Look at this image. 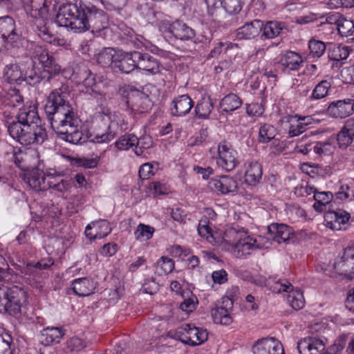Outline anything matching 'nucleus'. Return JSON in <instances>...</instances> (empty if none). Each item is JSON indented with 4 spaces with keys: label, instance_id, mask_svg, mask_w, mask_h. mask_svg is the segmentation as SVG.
<instances>
[{
    "label": "nucleus",
    "instance_id": "nucleus-57",
    "mask_svg": "<svg viewBox=\"0 0 354 354\" xmlns=\"http://www.w3.org/2000/svg\"><path fill=\"white\" fill-rule=\"evenodd\" d=\"M339 81L341 80L346 84L354 85V66L346 67L342 70Z\"/></svg>",
    "mask_w": 354,
    "mask_h": 354
},
{
    "label": "nucleus",
    "instance_id": "nucleus-48",
    "mask_svg": "<svg viewBox=\"0 0 354 354\" xmlns=\"http://www.w3.org/2000/svg\"><path fill=\"white\" fill-rule=\"evenodd\" d=\"M153 227L145 224H139L137 226L134 234L138 241H145L153 236Z\"/></svg>",
    "mask_w": 354,
    "mask_h": 354
},
{
    "label": "nucleus",
    "instance_id": "nucleus-56",
    "mask_svg": "<svg viewBox=\"0 0 354 354\" xmlns=\"http://www.w3.org/2000/svg\"><path fill=\"white\" fill-rule=\"evenodd\" d=\"M334 146L329 142H317L313 146V151L319 155H328L333 151Z\"/></svg>",
    "mask_w": 354,
    "mask_h": 354
},
{
    "label": "nucleus",
    "instance_id": "nucleus-23",
    "mask_svg": "<svg viewBox=\"0 0 354 354\" xmlns=\"http://www.w3.org/2000/svg\"><path fill=\"white\" fill-rule=\"evenodd\" d=\"M46 178V172L37 168L26 171L24 176L27 185L36 192L45 191Z\"/></svg>",
    "mask_w": 354,
    "mask_h": 354
},
{
    "label": "nucleus",
    "instance_id": "nucleus-2",
    "mask_svg": "<svg viewBox=\"0 0 354 354\" xmlns=\"http://www.w3.org/2000/svg\"><path fill=\"white\" fill-rule=\"evenodd\" d=\"M62 90H53L48 96L45 113L52 128L64 136L67 142L80 144L85 142L84 133L80 131V120L75 115L71 106L66 102Z\"/></svg>",
    "mask_w": 354,
    "mask_h": 354
},
{
    "label": "nucleus",
    "instance_id": "nucleus-43",
    "mask_svg": "<svg viewBox=\"0 0 354 354\" xmlns=\"http://www.w3.org/2000/svg\"><path fill=\"white\" fill-rule=\"evenodd\" d=\"M116 54L111 49L105 50L97 55V62L102 67H111L114 69Z\"/></svg>",
    "mask_w": 354,
    "mask_h": 354
},
{
    "label": "nucleus",
    "instance_id": "nucleus-58",
    "mask_svg": "<svg viewBox=\"0 0 354 354\" xmlns=\"http://www.w3.org/2000/svg\"><path fill=\"white\" fill-rule=\"evenodd\" d=\"M353 137L342 129L337 136V142L340 148H346L351 144Z\"/></svg>",
    "mask_w": 354,
    "mask_h": 354
},
{
    "label": "nucleus",
    "instance_id": "nucleus-34",
    "mask_svg": "<svg viewBox=\"0 0 354 354\" xmlns=\"http://www.w3.org/2000/svg\"><path fill=\"white\" fill-rule=\"evenodd\" d=\"M211 315L215 324L229 325L232 319L229 310L223 306H216L211 310Z\"/></svg>",
    "mask_w": 354,
    "mask_h": 354
},
{
    "label": "nucleus",
    "instance_id": "nucleus-24",
    "mask_svg": "<svg viewBox=\"0 0 354 354\" xmlns=\"http://www.w3.org/2000/svg\"><path fill=\"white\" fill-rule=\"evenodd\" d=\"M137 51L131 53H118L114 62V69H118L124 73H129L137 68V62L134 59V55Z\"/></svg>",
    "mask_w": 354,
    "mask_h": 354
},
{
    "label": "nucleus",
    "instance_id": "nucleus-31",
    "mask_svg": "<svg viewBox=\"0 0 354 354\" xmlns=\"http://www.w3.org/2000/svg\"><path fill=\"white\" fill-rule=\"evenodd\" d=\"M64 335L61 328L57 327H47L43 329L40 335V341L45 345L59 343Z\"/></svg>",
    "mask_w": 354,
    "mask_h": 354
},
{
    "label": "nucleus",
    "instance_id": "nucleus-49",
    "mask_svg": "<svg viewBox=\"0 0 354 354\" xmlns=\"http://www.w3.org/2000/svg\"><path fill=\"white\" fill-rule=\"evenodd\" d=\"M137 142H138V138L133 134H129L120 138L115 142V146L120 150H127L136 146Z\"/></svg>",
    "mask_w": 354,
    "mask_h": 354
},
{
    "label": "nucleus",
    "instance_id": "nucleus-50",
    "mask_svg": "<svg viewBox=\"0 0 354 354\" xmlns=\"http://www.w3.org/2000/svg\"><path fill=\"white\" fill-rule=\"evenodd\" d=\"M337 30L342 37L351 35L354 30V24L351 20L340 18L337 24Z\"/></svg>",
    "mask_w": 354,
    "mask_h": 354
},
{
    "label": "nucleus",
    "instance_id": "nucleus-21",
    "mask_svg": "<svg viewBox=\"0 0 354 354\" xmlns=\"http://www.w3.org/2000/svg\"><path fill=\"white\" fill-rule=\"evenodd\" d=\"M354 101L351 99L333 102L328 107V115L335 118H344L352 114Z\"/></svg>",
    "mask_w": 354,
    "mask_h": 354
},
{
    "label": "nucleus",
    "instance_id": "nucleus-3",
    "mask_svg": "<svg viewBox=\"0 0 354 354\" xmlns=\"http://www.w3.org/2000/svg\"><path fill=\"white\" fill-rule=\"evenodd\" d=\"M89 6L85 4H68L59 8L56 16V22L75 32H82L91 28L88 21Z\"/></svg>",
    "mask_w": 354,
    "mask_h": 354
},
{
    "label": "nucleus",
    "instance_id": "nucleus-14",
    "mask_svg": "<svg viewBox=\"0 0 354 354\" xmlns=\"http://www.w3.org/2000/svg\"><path fill=\"white\" fill-rule=\"evenodd\" d=\"M253 354H284L281 343L275 338L259 339L252 346Z\"/></svg>",
    "mask_w": 354,
    "mask_h": 354
},
{
    "label": "nucleus",
    "instance_id": "nucleus-44",
    "mask_svg": "<svg viewBox=\"0 0 354 354\" xmlns=\"http://www.w3.org/2000/svg\"><path fill=\"white\" fill-rule=\"evenodd\" d=\"M324 42L315 39H311L308 41L309 56L313 58L321 57L326 51Z\"/></svg>",
    "mask_w": 354,
    "mask_h": 354
},
{
    "label": "nucleus",
    "instance_id": "nucleus-42",
    "mask_svg": "<svg viewBox=\"0 0 354 354\" xmlns=\"http://www.w3.org/2000/svg\"><path fill=\"white\" fill-rule=\"evenodd\" d=\"M213 102L209 97H203L196 106V113L199 118H207L212 111Z\"/></svg>",
    "mask_w": 354,
    "mask_h": 354
},
{
    "label": "nucleus",
    "instance_id": "nucleus-55",
    "mask_svg": "<svg viewBox=\"0 0 354 354\" xmlns=\"http://www.w3.org/2000/svg\"><path fill=\"white\" fill-rule=\"evenodd\" d=\"M270 289L277 293H281L282 292H288V291L292 287V285L286 279H280L274 281L272 284H269Z\"/></svg>",
    "mask_w": 354,
    "mask_h": 354
},
{
    "label": "nucleus",
    "instance_id": "nucleus-15",
    "mask_svg": "<svg viewBox=\"0 0 354 354\" xmlns=\"http://www.w3.org/2000/svg\"><path fill=\"white\" fill-rule=\"evenodd\" d=\"M212 189L221 194L235 193L238 189V183L236 179L227 175L216 176L209 182Z\"/></svg>",
    "mask_w": 354,
    "mask_h": 354
},
{
    "label": "nucleus",
    "instance_id": "nucleus-52",
    "mask_svg": "<svg viewBox=\"0 0 354 354\" xmlns=\"http://www.w3.org/2000/svg\"><path fill=\"white\" fill-rule=\"evenodd\" d=\"M4 102L11 106H16L23 101L19 90H8L4 95Z\"/></svg>",
    "mask_w": 354,
    "mask_h": 354
},
{
    "label": "nucleus",
    "instance_id": "nucleus-53",
    "mask_svg": "<svg viewBox=\"0 0 354 354\" xmlns=\"http://www.w3.org/2000/svg\"><path fill=\"white\" fill-rule=\"evenodd\" d=\"M207 129H201L198 133L189 138L188 145L191 147L200 145L207 140Z\"/></svg>",
    "mask_w": 354,
    "mask_h": 354
},
{
    "label": "nucleus",
    "instance_id": "nucleus-4",
    "mask_svg": "<svg viewBox=\"0 0 354 354\" xmlns=\"http://www.w3.org/2000/svg\"><path fill=\"white\" fill-rule=\"evenodd\" d=\"M89 6L85 4H68L59 8L56 16V22L75 32H82L91 28L88 21Z\"/></svg>",
    "mask_w": 354,
    "mask_h": 354
},
{
    "label": "nucleus",
    "instance_id": "nucleus-25",
    "mask_svg": "<svg viewBox=\"0 0 354 354\" xmlns=\"http://www.w3.org/2000/svg\"><path fill=\"white\" fill-rule=\"evenodd\" d=\"M88 13V21L93 31H100L106 28L108 24V17L102 10L97 9L94 6H89L87 11Z\"/></svg>",
    "mask_w": 354,
    "mask_h": 354
},
{
    "label": "nucleus",
    "instance_id": "nucleus-41",
    "mask_svg": "<svg viewBox=\"0 0 354 354\" xmlns=\"http://www.w3.org/2000/svg\"><path fill=\"white\" fill-rule=\"evenodd\" d=\"M174 269V261L168 257H162L156 265V273L158 275H166L171 272Z\"/></svg>",
    "mask_w": 354,
    "mask_h": 354
},
{
    "label": "nucleus",
    "instance_id": "nucleus-32",
    "mask_svg": "<svg viewBox=\"0 0 354 354\" xmlns=\"http://www.w3.org/2000/svg\"><path fill=\"white\" fill-rule=\"evenodd\" d=\"M285 24L283 22L277 21H270L266 24L263 22V27L261 30L262 36L266 39H273L279 36L285 28Z\"/></svg>",
    "mask_w": 354,
    "mask_h": 354
},
{
    "label": "nucleus",
    "instance_id": "nucleus-63",
    "mask_svg": "<svg viewBox=\"0 0 354 354\" xmlns=\"http://www.w3.org/2000/svg\"><path fill=\"white\" fill-rule=\"evenodd\" d=\"M212 278L214 283L219 285L223 284L227 281V274L225 270L214 271L212 274Z\"/></svg>",
    "mask_w": 354,
    "mask_h": 354
},
{
    "label": "nucleus",
    "instance_id": "nucleus-61",
    "mask_svg": "<svg viewBox=\"0 0 354 354\" xmlns=\"http://www.w3.org/2000/svg\"><path fill=\"white\" fill-rule=\"evenodd\" d=\"M38 271L39 269L36 266V264L29 263L23 268L21 273L27 280H30L32 276L35 278L39 274Z\"/></svg>",
    "mask_w": 354,
    "mask_h": 354
},
{
    "label": "nucleus",
    "instance_id": "nucleus-17",
    "mask_svg": "<svg viewBox=\"0 0 354 354\" xmlns=\"http://www.w3.org/2000/svg\"><path fill=\"white\" fill-rule=\"evenodd\" d=\"M137 62V68L142 70L148 74H157L160 71V62L149 53H142L137 51L134 55Z\"/></svg>",
    "mask_w": 354,
    "mask_h": 354
},
{
    "label": "nucleus",
    "instance_id": "nucleus-13",
    "mask_svg": "<svg viewBox=\"0 0 354 354\" xmlns=\"http://www.w3.org/2000/svg\"><path fill=\"white\" fill-rule=\"evenodd\" d=\"M27 64L25 59L20 61L18 64H10L7 65L4 69L3 78L5 81L10 84L16 83L20 84L21 82H26L29 85L27 80L28 73Z\"/></svg>",
    "mask_w": 354,
    "mask_h": 354
},
{
    "label": "nucleus",
    "instance_id": "nucleus-47",
    "mask_svg": "<svg viewBox=\"0 0 354 354\" xmlns=\"http://www.w3.org/2000/svg\"><path fill=\"white\" fill-rule=\"evenodd\" d=\"M276 136V129L274 126L263 124L259 131V141L263 143L268 142Z\"/></svg>",
    "mask_w": 354,
    "mask_h": 354
},
{
    "label": "nucleus",
    "instance_id": "nucleus-22",
    "mask_svg": "<svg viewBox=\"0 0 354 354\" xmlns=\"http://www.w3.org/2000/svg\"><path fill=\"white\" fill-rule=\"evenodd\" d=\"M111 232V227L109 223L106 220H99L88 224L84 233L88 239L94 240L102 239Z\"/></svg>",
    "mask_w": 354,
    "mask_h": 354
},
{
    "label": "nucleus",
    "instance_id": "nucleus-8",
    "mask_svg": "<svg viewBox=\"0 0 354 354\" xmlns=\"http://www.w3.org/2000/svg\"><path fill=\"white\" fill-rule=\"evenodd\" d=\"M209 153L216 166L223 171H232L239 164L237 151L226 141H221L217 145L212 147Z\"/></svg>",
    "mask_w": 354,
    "mask_h": 354
},
{
    "label": "nucleus",
    "instance_id": "nucleus-54",
    "mask_svg": "<svg viewBox=\"0 0 354 354\" xmlns=\"http://www.w3.org/2000/svg\"><path fill=\"white\" fill-rule=\"evenodd\" d=\"M152 147V140L149 136H144L138 139L135 148V153L140 156L144 153V149H147Z\"/></svg>",
    "mask_w": 354,
    "mask_h": 354
},
{
    "label": "nucleus",
    "instance_id": "nucleus-46",
    "mask_svg": "<svg viewBox=\"0 0 354 354\" xmlns=\"http://www.w3.org/2000/svg\"><path fill=\"white\" fill-rule=\"evenodd\" d=\"M159 169L157 162H147L142 165L139 169V176L142 180H147L154 176Z\"/></svg>",
    "mask_w": 354,
    "mask_h": 354
},
{
    "label": "nucleus",
    "instance_id": "nucleus-16",
    "mask_svg": "<svg viewBox=\"0 0 354 354\" xmlns=\"http://www.w3.org/2000/svg\"><path fill=\"white\" fill-rule=\"evenodd\" d=\"M326 342L316 337H306L297 342L299 354H321L325 349Z\"/></svg>",
    "mask_w": 354,
    "mask_h": 354
},
{
    "label": "nucleus",
    "instance_id": "nucleus-6",
    "mask_svg": "<svg viewBox=\"0 0 354 354\" xmlns=\"http://www.w3.org/2000/svg\"><path fill=\"white\" fill-rule=\"evenodd\" d=\"M1 278L2 270L0 268V280ZM26 298V292L21 287L0 281V312L8 313L10 315L19 313Z\"/></svg>",
    "mask_w": 354,
    "mask_h": 354
},
{
    "label": "nucleus",
    "instance_id": "nucleus-7",
    "mask_svg": "<svg viewBox=\"0 0 354 354\" xmlns=\"http://www.w3.org/2000/svg\"><path fill=\"white\" fill-rule=\"evenodd\" d=\"M8 131L13 140L24 146L41 144L47 136L46 129L39 124L11 122L8 126Z\"/></svg>",
    "mask_w": 354,
    "mask_h": 354
},
{
    "label": "nucleus",
    "instance_id": "nucleus-12",
    "mask_svg": "<svg viewBox=\"0 0 354 354\" xmlns=\"http://www.w3.org/2000/svg\"><path fill=\"white\" fill-rule=\"evenodd\" d=\"M158 26L159 30L165 37L189 40L195 36L194 30L186 24L180 21L171 23L169 21L165 19L160 21Z\"/></svg>",
    "mask_w": 354,
    "mask_h": 354
},
{
    "label": "nucleus",
    "instance_id": "nucleus-40",
    "mask_svg": "<svg viewBox=\"0 0 354 354\" xmlns=\"http://www.w3.org/2000/svg\"><path fill=\"white\" fill-rule=\"evenodd\" d=\"M109 82L104 79L102 76H96L95 75L90 73L88 76L84 80L83 85L86 88H92L95 86L97 88H101L104 86H110Z\"/></svg>",
    "mask_w": 354,
    "mask_h": 354
},
{
    "label": "nucleus",
    "instance_id": "nucleus-30",
    "mask_svg": "<svg viewBox=\"0 0 354 354\" xmlns=\"http://www.w3.org/2000/svg\"><path fill=\"white\" fill-rule=\"evenodd\" d=\"M72 289L75 295L80 297H85L93 292L95 289V284L94 282L88 278H80L73 281Z\"/></svg>",
    "mask_w": 354,
    "mask_h": 354
},
{
    "label": "nucleus",
    "instance_id": "nucleus-60",
    "mask_svg": "<svg viewBox=\"0 0 354 354\" xmlns=\"http://www.w3.org/2000/svg\"><path fill=\"white\" fill-rule=\"evenodd\" d=\"M247 113L252 117H260L264 112L263 106L258 103H252L247 106Z\"/></svg>",
    "mask_w": 354,
    "mask_h": 354
},
{
    "label": "nucleus",
    "instance_id": "nucleus-18",
    "mask_svg": "<svg viewBox=\"0 0 354 354\" xmlns=\"http://www.w3.org/2000/svg\"><path fill=\"white\" fill-rule=\"evenodd\" d=\"M39 121L37 103L32 101L26 102L22 108L19 109L16 120L12 122L26 124H38Z\"/></svg>",
    "mask_w": 354,
    "mask_h": 354
},
{
    "label": "nucleus",
    "instance_id": "nucleus-9",
    "mask_svg": "<svg viewBox=\"0 0 354 354\" xmlns=\"http://www.w3.org/2000/svg\"><path fill=\"white\" fill-rule=\"evenodd\" d=\"M101 120L106 127L107 131L103 133L96 134L92 140L97 143H106L112 140L115 136L126 129V124L122 115L109 110H104L100 115Z\"/></svg>",
    "mask_w": 354,
    "mask_h": 354
},
{
    "label": "nucleus",
    "instance_id": "nucleus-36",
    "mask_svg": "<svg viewBox=\"0 0 354 354\" xmlns=\"http://www.w3.org/2000/svg\"><path fill=\"white\" fill-rule=\"evenodd\" d=\"M286 122L288 124V134L291 137L297 136L306 131L303 126L299 116L297 115H288L285 118Z\"/></svg>",
    "mask_w": 354,
    "mask_h": 354
},
{
    "label": "nucleus",
    "instance_id": "nucleus-37",
    "mask_svg": "<svg viewBox=\"0 0 354 354\" xmlns=\"http://www.w3.org/2000/svg\"><path fill=\"white\" fill-rule=\"evenodd\" d=\"M313 198L315 201L313 205L314 209L319 212H322L326 209V205L333 200V195L330 192H318L317 191V192L315 193V196H313Z\"/></svg>",
    "mask_w": 354,
    "mask_h": 354
},
{
    "label": "nucleus",
    "instance_id": "nucleus-11",
    "mask_svg": "<svg viewBox=\"0 0 354 354\" xmlns=\"http://www.w3.org/2000/svg\"><path fill=\"white\" fill-rule=\"evenodd\" d=\"M207 13L209 17L216 20L222 11L230 16L239 14L243 9L244 0H205Z\"/></svg>",
    "mask_w": 354,
    "mask_h": 354
},
{
    "label": "nucleus",
    "instance_id": "nucleus-39",
    "mask_svg": "<svg viewBox=\"0 0 354 354\" xmlns=\"http://www.w3.org/2000/svg\"><path fill=\"white\" fill-rule=\"evenodd\" d=\"M351 49L348 46L339 44L335 46L328 53V58L337 63L348 58Z\"/></svg>",
    "mask_w": 354,
    "mask_h": 354
},
{
    "label": "nucleus",
    "instance_id": "nucleus-35",
    "mask_svg": "<svg viewBox=\"0 0 354 354\" xmlns=\"http://www.w3.org/2000/svg\"><path fill=\"white\" fill-rule=\"evenodd\" d=\"M287 302L295 310L301 309L305 304L303 292L299 289L292 287L288 292Z\"/></svg>",
    "mask_w": 354,
    "mask_h": 354
},
{
    "label": "nucleus",
    "instance_id": "nucleus-59",
    "mask_svg": "<svg viewBox=\"0 0 354 354\" xmlns=\"http://www.w3.org/2000/svg\"><path fill=\"white\" fill-rule=\"evenodd\" d=\"M339 79L334 78L332 76L326 75L324 79L316 86L315 88H331L339 86L337 83Z\"/></svg>",
    "mask_w": 354,
    "mask_h": 354
},
{
    "label": "nucleus",
    "instance_id": "nucleus-28",
    "mask_svg": "<svg viewBox=\"0 0 354 354\" xmlns=\"http://www.w3.org/2000/svg\"><path fill=\"white\" fill-rule=\"evenodd\" d=\"M173 106L171 108V114L176 116H183L188 113L194 104L189 96L182 95L175 98L173 102Z\"/></svg>",
    "mask_w": 354,
    "mask_h": 354
},
{
    "label": "nucleus",
    "instance_id": "nucleus-19",
    "mask_svg": "<svg viewBox=\"0 0 354 354\" xmlns=\"http://www.w3.org/2000/svg\"><path fill=\"white\" fill-rule=\"evenodd\" d=\"M0 36L8 42L14 44L20 39V35L16 31L15 21L10 16L0 17Z\"/></svg>",
    "mask_w": 354,
    "mask_h": 354
},
{
    "label": "nucleus",
    "instance_id": "nucleus-5",
    "mask_svg": "<svg viewBox=\"0 0 354 354\" xmlns=\"http://www.w3.org/2000/svg\"><path fill=\"white\" fill-rule=\"evenodd\" d=\"M27 64V80L29 86H36L42 79L39 73L41 70L48 71L55 64V59L50 55L44 47L39 45H34L31 49V56L24 57Z\"/></svg>",
    "mask_w": 354,
    "mask_h": 354
},
{
    "label": "nucleus",
    "instance_id": "nucleus-51",
    "mask_svg": "<svg viewBox=\"0 0 354 354\" xmlns=\"http://www.w3.org/2000/svg\"><path fill=\"white\" fill-rule=\"evenodd\" d=\"M46 180L44 183L45 190L48 189H54L57 185L62 179L61 174L57 173L54 169H49L46 171Z\"/></svg>",
    "mask_w": 354,
    "mask_h": 354
},
{
    "label": "nucleus",
    "instance_id": "nucleus-10",
    "mask_svg": "<svg viewBox=\"0 0 354 354\" xmlns=\"http://www.w3.org/2000/svg\"><path fill=\"white\" fill-rule=\"evenodd\" d=\"M170 337L180 340L189 346H198L207 339V332L205 329L196 327L191 324L183 325L175 331L169 333Z\"/></svg>",
    "mask_w": 354,
    "mask_h": 354
},
{
    "label": "nucleus",
    "instance_id": "nucleus-1",
    "mask_svg": "<svg viewBox=\"0 0 354 354\" xmlns=\"http://www.w3.org/2000/svg\"><path fill=\"white\" fill-rule=\"evenodd\" d=\"M215 216L212 209H204V218L200 220L198 226L199 235L212 245H222L236 258L245 259L257 249L268 248L272 245V240L278 243H286L292 236L290 227L277 223L268 227L267 236L252 234L238 225L227 227L223 233L214 232L210 220L207 221L206 217L213 220Z\"/></svg>",
    "mask_w": 354,
    "mask_h": 354
},
{
    "label": "nucleus",
    "instance_id": "nucleus-38",
    "mask_svg": "<svg viewBox=\"0 0 354 354\" xmlns=\"http://www.w3.org/2000/svg\"><path fill=\"white\" fill-rule=\"evenodd\" d=\"M242 101L235 94L231 93L225 96L221 103V107L223 111H233L241 106Z\"/></svg>",
    "mask_w": 354,
    "mask_h": 354
},
{
    "label": "nucleus",
    "instance_id": "nucleus-62",
    "mask_svg": "<svg viewBox=\"0 0 354 354\" xmlns=\"http://www.w3.org/2000/svg\"><path fill=\"white\" fill-rule=\"evenodd\" d=\"M197 299L195 296L192 295L180 304V308L187 313L193 311L195 309Z\"/></svg>",
    "mask_w": 354,
    "mask_h": 354
},
{
    "label": "nucleus",
    "instance_id": "nucleus-33",
    "mask_svg": "<svg viewBox=\"0 0 354 354\" xmlns=\"http://www.w3.org/2000/svg\"><path fill=\"white\" fill-rule=\"evenodd\" d=\"M281 65L289 70H298L303 63V59L299 54L289 51L287 52L281 59Z\"/></svg>",
    "mask_w": 354,
    "mask_h": 354
},
{
    "label": "nucleus",
    "instance_id": "nucleus-45",
    "mask_svg": "<svg viewBox=\"0 0 354 354\" xmlns=\"http://www.w3.org/2000/svg\"><path fill=\"white\" fill-rule=\"evenodd\" d=\"M15 350L11 335L7 333L0 334V354H14Z\"/></svg>",
    "mask_w": 354,
    "mask_h": 354
},
{
    "label": "nucleus",
    "instance_id": "nucleus-26",
    "mask_svg": "<svg viewBox=\"0 0 354 354\" xmlns=\"http://www.w3.org/2000/svg\"><path fill=\"white\" fill-rule=\"evenodd\" d=\"M334 267L345 274H354V245L344 250L341 259L335 263Z\"/></svg>",
    "mask_w": 354,
    "mask_h": 354
},
{
    "label": "nucleus",
    "instance_id": "nucleus-29",
    "mask_svg": "<svg viewBox=\"0 0 354 354\" xmlns=\"http://www.w3.org/2000/svg\"><path fill=\"white\" fill-rule=\"evenodd\" d=\"M262 174V167L259 162H249L245 166V182L249 185L254 186L259 183Z\"/></svg>",
    "mask_w": 354,
    "mask_h": 354
},
{
    "label": "nucleus",
    "instance_id": "nucleus-20",
    "mask_svg": "<svg viewBox=\"0 0 354 354\" xmlns=\"http://www.w3.org/2000/svg\"><path fill=\"white\" fill-rule=\"evenodd\" d=\"M350 217V214L342 209L328 212L324 216L325 225L333 230H341Z\"/></svg>",
    "mask_w": 354,
    "mask_h": 354
},
{
    "label": "nucleus",
    "instance_id": "nucleus-64",
    "mask_svg": "<svg viewBox=\"0 0 354 354\" xmlns=\"http://www.w3.org/2000/svg\"><path fill=\"white\" fill-rule=\"evenodd\" d=\"M68 347L71 351H80L85 347V343L79 337H73L68 342Z\"/></svg>",
    "mask_w": 354,
    "mask_h": 354
},
{
    "label": "nucleus",
    "instance_id": "nucleus-27",
    "mask_svg": "<svg viewBox=\"0 0 354 354\" xmlns=\"http://www.w3.org/2000/svg\"><path fill=\"white\" fill-rule=\"evenodd\" d=\"M263 27V21L254 19L245 23L236 30V36L241 39H250L259 35Z\"/></svg>",
    "mask_w": 354,
    "mask_h": 354
}]
</instances>
